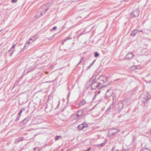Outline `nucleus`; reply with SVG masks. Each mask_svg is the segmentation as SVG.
I'll list each match as a JSON object with an SVG mask.
<instances>
[{"label": "nucleus", "instance_id": "nucleus-8", "mask_svg": "<svg viewBox=\"0 0 151 151\" xmlns=\"http://www.w3.org/2000/svg\"><path fill=\"white\" fill-rule=\"evenodd\" d=\"M60 137V136H57L55 139V140H57L59 139V138Z\"/></svg>", "mask_w": 151, "mask_h": 151}, {"label": "nucleus", "instance_id": "nucleus-4", "mask_svg": "<svg viewBox=\"0 0 151 151\" xmlns=\"http://www.w3.org/2000/svg\"><path fill=\"white\" fill-rule=\"evenodd\" d=\"M112 151H119L117 147H114L112 150Z\"/></svg>", "mask_w": 151, "mask_h": 151}, {"label": "nucleus", "instance_id": "nucleus-10", "mask_svg": "<svg viewBox=\"0 0 151 151\" xmlns=\"http://www.w3.org/2000/svg\"><path fill=\"white\" fill-rule=\"evenodd\" d=\"M56 29V27H53V29L55 30Z\"/></svg>", "mask_w": 151, "mask_h": 151}, {"label": "nucleus", "instance_id": "nucleus-3", "mask_svg": "<svg viewBox=\"0 0 151 151\" xmlns=\"http://www.w3.org/2000/svg\"><path fill=\"white\" fill-rule=\"evenodd\" d=\"M133 55L132 54L130 53L128 55H127V58H132Z\"/></svg>", "mask_w": 151, "mask_h": 151}, {"label": "nucleus", "instance_id": "nucleus-6", "mask_svg": "<svg viewBox=\"0 0 151 151\" xmlns=\"http://www.w3.org/2000/svg\"><path fill=\"white\" fill-rule=\"evenodd\" d=\"M34 151H39V149L38 148H35L34 150Z\"/></svg>", "mask_w": 151, "mask_h": 151}, {"label": "nucleus", "instance_id": "nucleus-9", "mask_svg": "<svg viewBox=\"0 0 151 151\" xmlns=\"http://www.w3.org/2000/svg\"><path fill=\"white\" fill-rule=\"evenodd\" d=\"M29 44V42H27L25 44V46H26V45H28Z\"/></svg>", "mask_w": 151, "mask_h": 151}, {"label": "nucleus", "instance_id": "nucleus-1", "mask_svg": "<svg viewBox=\"0 0 151 151\" xmlns=\"http://www.w3.org/2000/svg\"><path fill=\"white\" fill-rule=\"evenodd\" d=\"M87 127V124L86 123H83L79 124L78 128L80 130H82L83 128Z\"/></svg>", "mask_w": 151, "mask_h": 151}, {"label": "nucleus", "instance_id": "nucleus-2", "mask_svg": "<svg viewBox=\"0 0 151 151\" xmlns=\"http://www.w3.org/2000/svg\"><path fill=\"white\" fill-rule=\"evenodd\" d=\"M137 31L136 30H134L132 32L131 35L132 36H134L137 33Z\"/></svg>", "mask_w": 151, "mask_h": 151}, {"label": "nucleus", "instance_id": "nucleus-12", "mask_svg": "<svg viewBox=\"0 0 151 151\" xmlns=\"http://www.w3.org/2000/svg\"><path fill=\"white\" fill-rule=\"evenodd\" d=\"M89 149H90V148H89V149H88V150H89Z\"/></svg>", "mask_w": 151, "mask_h": 151}, {"label": "nucleus", "instance_id": "nucleus-5", "mask_svg": "<svg viewBox=\"0 0 151 151\" xmlns=\"http://www.w3.org/2000/svg\"><path fill=\"white\" fill-rule=\"evenodd\" d=\"M95 56L96 57H97L99 55V54L96 52H94Z\"/></svg>", "mask_w": 151, "mask_h": 151}, {"label": "nucleus", "instance_id": "nucleus-11", "mask_svg": "<svg viewBox=\"0 0 151 151\" xmlns=\"http://www.w3.org/2000/svg\"><path fill=\"white\" fill-rule=\"evenodd\" d=\"M92 65V64H91L89 66V67H90Z\"/></svg>", "mask_w": 151, "mask_h": 151}, {"label": "nucleus", "instance_id": "nucleus-7", "mask_svg": "<svg viewBox=\"0 0 151 151\" xmlns=\"http://www.w3.org/2000/svg\"><path fill=\"white\" fill-rule=\"evenodd\" d=\"M17 1V0H12V3L16 2Z\"/></svg>", "mask_w": 151, "mask_h": 151}]
</instances>
